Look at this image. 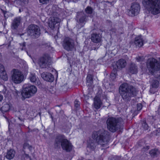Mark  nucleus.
I'll return each mask as SVG.
<instances>
[{
	"instance_id": "473e14b6",
	"label": "nucleus",
	"mask_w": 160,
	"mask_h": 160,
	"mask_svg": "<svg viewBox=\"0 0 160 160\" xmlns=\"http://www.w3.org/2000/svg\"><path fill=\"white\" fill-rule=\"evenodd\" d=\"M142 108V105L141 103H138L137 104V109L138 110H140Z\"/></svg>"
},
{
	"instance_id": "9b49d317",
	"label": "nucleus",
	"mask_w": 160,
	"mask_h": 160,
	"mask_svg": "<svg viewBox=\"0 0 160 160\" xmlns=\"http://www.w3.org/2000/svg\"><path fill=\"white\" fill-rule=\"evenodd\" d=\"M140 6L138 3L135 2L132 4L128 12L130 16H133L137 15L139 12Z\"/></svg>"
},
{
	"instance_id": "f3484780",
	"label": "nucleus",
	"mask_w": 160,
	"mask_h": 160,
	"mask_svg": "<svg viewBox=\"0 0 160 160\" xmlns=\"http://www.w3.org/2000/svg\"><path fill=\"white\" fill-rule=\"evenodd\" d=\"M101 36L100 34L94 33L92 34L91 39L92 42L98 43L101 42Z\"/></svg>"
},
{
	"instance_id": "f704fd0d",
	"label": "nucleus",
	"mask_w": 160,
	"mask_h": 160,
	"mask_svg": "<svg viewBox=\"0 0 160 160\" xmlns=\"http://www.w3.org/2000/svg\"><path fill=\"white\" fill-rule=\"evenodd\" d=\"M54 8H55V7H53L52 8H49V9L48 10V12L49 13V14L50 15H53L54 14V13L55 12V11H53L52 12H51L50 13L49 12V11H51L52 9L53 10H54Z\"/></svg>"
},
{
	"instance_id": "c9c22d12",
	"label": "nucleus",
	"mask_w": 160,
	"mask_h": 160,
	"mask_svg": "<svg viewBox=\"0 0 160 160\" xmlns=\"http://www.w3.org/2000/svg\"><path fill=\"white\" fill-rule=\"evenodd\" d=\"M5 71L4 68L3 66L0 64V73Z\"/></svg>"
},
{
	"instance_id": "a18cd8bd",
	"label": "nucleus",
	"mask_w": 160,
	"mask_h": 160,
	"mask_svg": "<svg viewBox=\"0 0 160 160\" xmlns=\"http://www.w3.org/2000/svg\"><path fill=\"white\" fill-rule=\"evenodd\" d=\"M152 88H150V92L151 93H154V92H152Z\"/></svg>"
},
{
	"instance_id": "79ce46f5",
	"label": "nucleus",
	"mask_w": 160,
	"mask_h": 160,
	"mask_svg": "<svg viewBox=\"0 0 160 160\" xmlns=\"http://www.w3.org/2000/svg\"><path fill=\"white\" fill-rule=\"evenodd\" d=\"M3 99V96L2 95L0 94V102H1Z\"/></svg>"
},
{
	"instance_id": "603ef678",
	"label": "nucleus",
	"mask_w": 160,
	"mask_h": 160,
	"mask_svg": "<svg viewBox=\"0 0 160 160\" xmlns=\"http://www.w3.org/2000/svg\"><path fill=\"white\" fill-rule=\"evenodd\" d=\"M145 124V125H146V126H148V125H147V124Z\"/></svg>"
},
{
	"instance_id": "bb28decb",
	"label": "nucleus",
	"mask_w": 160,
	"mask_h": 160,
	"mask_svg": "<svg viewBox=\"0 0 160 160\" xmlns=\"http://www.w3.org/2000/svg\"><path fill=\"white\" fill-rule=\"evenodd\" d=\"M10 106L8 104H4L1 108V111L3 113L7 112L10 109Z\"/></svg>"
},
{
	"instance_id": "f03ea898",
	"label": "nucleus",
	"mask_w": 160,
	"mask_h": 160,
	"mask_svg": "<svg viewBox=\"0 0 160 160\" xmlns=\"http://www.w3.org/2000/svg\"><path fill=\"white\" fill-rule=\"evenodd\" d=\"M119 91L122 98L125 100H129L131 97L135 96L137 93L135 87L126 83L121 85Z\"/></svg>"
},
{
	"instance_id": "ddd939ff",
	"label": "nucleus",
	"mask_w": 160,
	"mask_h": 160,
	"mask_svg": "<svg viewBox=\"0 0 160 160\" xmlns=\"http://www.w3.org/2000/svg\"><path fill=\"white\" fill-rule=\"evenodd\" d=\"M63 46L64 49L67 50L71 51L74 47L73 41L69 38H66L64 40Z\"/></svg>"
},
{
	"instance_id": "cd10ccee",
	"label": "nucleus",
	"mask_w": 160,
	"mask_h": 160,
	"mask_svg": "<svg viewBox=\"0 0 160 160\" xmlns=\"http://www.w3.org/2000/svg\"><path fill=\"white\" fill-rule=\"evenodd\" d=\"M151 85L153 88H157L159 85V82L156 80H151L150 81Z\"/></svg>"
},
{
	"instance_id": "2f4dec72",
	"label": "nucleus",
	"mask_w": 160,
	"mask_h": 160,
	"mask_svg": "<svg viewBox=\"0 0 160 160\" xmlns=\"http://www.w3.org/2000/svg\"><path fill=\"white\" fill-rule=\"evenodd\" d=\"M20 48L22 50H25L26 48V43L24 42L22 43H20Z\"/></svg>"
},
{
	"instance_id": "72a5a7b5",
	"label": "nucleus",
	"mask_w": 160,
	"mask_h": 160,
	"mask_svg": "<svg viewBox=\"0 0 160 160\" xmlns=\"http://www.w3.org/2000/svg\"><path fill=\"white\" fill-rule=\"evenodd\" d=\"M143 57H140L139 56L138 57L136 58V59L138 62H140L143 61L144 59Z\"/></svg>"
},
{
	"instance_id": "49530a36",
	"label": "nucleus",
	"mask_w": 160,
	"mask_h": 160,
	"mask_svg": "<svg viewBox=\"0 0 160 160\" xmlns=\"http://www.w3.org/2000/svg\"><path fill=\"white\" fill-rule=\"evenodd\" d=\"M54 70L55 71V72H56V73L55 74H56V76L57 77L58 76V73L57 72H56V70Z\"/></svg>"
},
{
	"instance_id": "864d4df0",
	"label": "nucleus",
	"mask_w": 160,
	"mask_h": 160,
	"mask_svg": "<svg viewBox=\"0 0 160 160\" xmlns=\"http://www.w3.org/2000/svg\"><path fill=\"white\" fill-rule=\"evenodd\" d=\"M27 155V156L28 157V155Z\"/></svg>"
},
{
	"instance_id": "7ed1b4c3",
	"label": "nucleus",
	"mask_w": 160,
	"mask_h": 160,
	"mask_svg": "<svg viewBox=\"0 0 160 160\" xmlns=\"http://www.w3.org/2000/svg\"><path fill=\"white\" fill-rule=\"evenodd\" d=\"M142 3L151 14L156 15L160 13V0H143Z\"/></svg>"
},
{
	"instance_id": "7c9ffc66",
	"label": "nucleus",
	"mask_w": 160,
	"mask_h": 160,
	"mask_svg": "<svg viewBox=\"0 0 160 160\" xmlns=\"http://www.w3.org/2000/svg\"><path fill=\"white\" fill-rule=\"evenodd\" d=\"M117 75V70L116 69H113L112 72L111 73L110 76L112 79L114 80L115 78Z\"/></svg>"
},
{
	"instance_id": "20e7f679",
	"label": "nucleus",
	"mask_w": 160,
	"mask_h": 160,
	"mask_svg": "<svg viewBox=\"0 0 160 160\" xmlns=\"http://www.w3.org/2000/svg\"><path fill=\"white\" fill-rule=\"evenodd\" d=\"M123 123L122 119L120 118L110 117L107 120V128L111 132H115Z\"/></svg>"
},
{
	"instance_id": "dca6fc26",
	"label": "nucleus",
	"mask_w": 160,
	"mask_h": 160,
	"mask_svg": "<svg viewBox=\"0 0 160 160\" xmlns=\"http://www.w3.org/2000/svg\"><path fill=\"white\" fill-rule=\"evenodd\" d=\"M41 75L42 78L46 81L52 82L54 80L53 76L51 73L43 72L41 74Z\"/></svg>"
},
{
	"instance_id": "4be33fe9",
	"label": "nucleus",
	"mask_w": 160,
	"mask_h": 160,
	"mask_svg": "<svg viewBox=\"0 0 160 160\" xmlns=\"http://www.w3.org/2000/svg\"><path fill=\"white\" fill-rule=\"evenodd\" d=\"M94 105L95 108L98 109L100 108L102 104L100 99L98 97H96L94 99Z\"/></svg>"
},
{
	"instance_id": "6e6552de",
	"label": "nucleus",
	"mask_w": 160,
	"mask_h": 160,
	"mask_svg": "<svg viewBox=\"0 0 160 160\" xmlns=\"http://www.w3.org/2000/svg\"><path fill=\"white\" fill-rule=\"evenodd\" d=\"M32 60L35 64H38L42 68H46L49 64V58L45 55L38 59H33Z\"/></svg>"
},
{
	"instance_id": "5fc2aeb1",
	"label": "nucleus",
	"mask_w": 160,
	"mask_h": 160,
	"mask_svg": "<svg viewBox=\"0 0 160 160\" xmlns=\"http://www.w3.org/2000/svg\"><path fill=\"white\" fill-rule=\"evenodd\" d=\"M63 128L65 129V128L63 127Z\"/></svg>"
},
{
	"instance_id": "37998d69",
	"label": "nucleus",
	"mask_w": 160,
	"mask_h": 160,
	"mask_svg": "<svg viewBox=\"0 0 160 160\" xmlns=\"http://www.w3.org/2000/svg\"><path fill=\"white\" fill-rule=\"evenodd\" d=\"M157 131L158 133H160V128L158 129L157 130Z\"/></svg>"
},
{
	"instance_id": "39448f33",
	"label": "nucleus",
	"mask_w": 160,
	"mask_h": 160,
	"mask_svg": "<svg viewBox=\"0 0 160 160\" xmlns=\"http://www.w3.org/2000/svg\"><path fill=\"white\" fill-rule=\"evenodd\" d=\"M54 146L57 148H59L61 146L62 149L67 152H70L72 149L71 144L62 135L57 137L55 140Z\"/></svg>"
},
{
	"instance_id": "f257e3e1",
	"label": "nucleus",
	"mask_w": 160,
	"mask_h": 160,
	"mask_svg": "<svg viewBox=\"0 0 160 160\" xmlns=\"http://www.w3.org/2000/svg\"><path fill=\"white\" fill-rule=\"evenodd\" d=\"M92 138L96 140L97 144L102 148H108V144L110 140L108 132L103 129L93 131L92 133Z\"/></svg>"
},
{
	"instance_id": "a878e982",
	"label": "nucleus",
	"mask_w": 160,
	"mask_h": 160,
	"mask_svg": "<svg viewBox=\"0 0 160 160\" xmlns=\"http://www.w3.org/2000/svg\"><path fill=\"white\" fill-rule=\"evenodd\" d=\"M93 77L92 75L88 74L87 77V82L88 86H91L93 83Z\"/></svg>"
},
{
	"instance_id": "8fccbe9b",
	"label": "nucleus",
	"mask_w": 160,
	"mask_h": 160,
	"mask_svg": "<svg viewBox=\"0 0 160 160\" xmlns=\"http://www.w3.org/2000/svg\"><path fill=\"white\" fill-rule=\"evenodd\" d=\"M18 119L21 121H22V120H21V119L19 118H18Z\"/></svg>"
},
{
	"instance_id": "6ab92c4d",
	"label": "nucleus",
	"mask_w": 160,
	"mask_h": 160,
	"mask_svg": "<svg viewBox=\"0 0 160 160\" xmlns=\"http://www.w3.org/2000/svg\"><path fill=\"white\" fill-rule=\"evenodd\" d=\"M96 143L92 140H89L87 142V148L91 151L94 150L96 147Z\"/></svg>"
},
{
	"instance_id": "a211bd4d",
	"label": "nucleus",
	"mask_w": 160,
	"mask_h": 160,
	"mask_svg": "<svg viewBox=\"0 0 160 160\" xmlns=\"http://www.w3.org/2000/svg\"><path fill=\"white\" fill-rule=\"evenodd\" d=\"M126 65V62L124 59H121L119 60L116 63V65L118 69H122L124 68Z\"/></svg>"
},
{
	"instance_id": "4c0bfd02",
	"label": "nucleus",
	"mask_w": 160,
	"mask_h": 160,
	"mask_svg": "<svg viewBox=\"0 0 160 160\" xmlns=\"http://www.w3.org/2000/svg\"><path fill=\"white\" fill-rule=\"evenodd\" d=\"M40 2L42 4H47L49 0H39Z\"/></svg>"
},
{
	"instance_id": "4468645a",
	"label": "nucleus",
	"mask_w": 160,
	"mask_h": 160,
	"mask_svg": "<svg viewBox=\"0 0 160 160\" xmlns=\"http://www.w3.org/2000/svg\"><path fill=\"white\" fill-rule=\"evenodd\" d=\"M60 22L61 19L60 18L56 17H52L49 20L48 25L50 28L53 29L56 25V26H58Z\"/></svg>"
},
{
	"instance_id": "c756f323",
	"label": "nucleus",
	"mask_w": 160,
	"mask_h": 160,
	"mask_svg": "<svg viewBox=\"0 0 160 160\" xmlns=\"http://www.w3.org/2000/svg\"><path fill=\"white\" fill-rule=\"evenodd\" d=\"M86 13L88 14H91L93 11V9L90 7L88 6L85 9Z\"/></svg>"
},
{
	"instance_id": "0eeeda50",
	"label": "nucleus",
	"mask_w": 160,
	"mask_h": 160,
	"mask_svg": "<svg viewBox=\"0 0 160 160\" xmlns=\"http://www.w3.org/2000/svg\"><path fill=\"white\" fill-rule=\"evenodd\" d=\"M37 91V88L35 86L27 84L24 85L21 93L22 100L29 98L33 96Z\"/></svg>"
},
{
	"instance_id": "2eb2a0df",
	"label": "nucleus",
	"mask_w": 160,
	"mask_h": 160,
	"mask_svg": "<svg viewBox=\"0 0 160 160\" xmlns=\"http://www.w3.org/2000/svg\"><path fill=\"white\" fill-rule=\"evenodd\" d=\"M28 79L31 82L34 83L36 85H39L41 84L38 78L35 73L30 72L29 75Z\"/></svg>"
},
{
	"instance_id": "9d476101",
	"label": "nucleus",
	"mask_w": 160,
	"mask_h": 160,
	"mask_svg": "<svg viewBox=\"0 0 160 160\" xmlns=\"http://www.w3.org/2000/svg\"><path fill=\"white\" fill-rule=\"evenodd\" d=\"M28 34L33 38H37L40 35V29L36 25H31L28 27Z\"/></svg>"
},
{
	"instance_id": "e433bc0d",
	"label": "nucleus",
	"mask_w": 160,
	"mask_h": 160,
	"mask_svg": "<svg viewBox=\"0 0 160 160\" xmlns=\"http://www.w3.org/2000/svg\"><path fill=\"white\" fill-rule=\"evenodd\" d=\"M74 106L75 107L78 108L79 106V103L78 101L76 100L74 102Z\"/></svg>"
},
{
	"instance_id": "393cba45",
	"label": "nucleus",
	"mask_w": 160,
	"mask_h": 160,
	"mask_svg": "<svg viewBox=\"0 0 160 160\" xmlns=\"http://www.w3.org/2000/svg\"><path fill=\"white\" fill-rule=\"evenodd\" d=\"M150 156L152 158L156 157L159 154V151L157 149H152L149 151Z\"/></svg>"
},
{
	"instance_id": "58836bf2",
	"label": "nucleus",
	"mask_w": 160,
	"mask_h": 160,
	"mask_svg": "<svg viewBox=\"0 0 160 160\" xmlns=\"http://www.w3.org/2000/svg\"><path fill=\"white\" fill-rule=\"evenodd\" d=\"M2 12L3 13V14L4 15V17L5 18H6V17H7V15H6L7 14V12L5 10H2V9H1Z\"/></svg>"
},
{
	"instance_id": "412c9836",
	"label": "nucleus",
	"mask_w": 160,
	"mask_h": 160,
	"mask_svg": "<svg viewBox=\"0 0 160 160\" xmlns=\"http://www.w3.org/2000/svg\"><path fill=\"white\" fill-rule=\"evenodd\" d=\"M143 41L141 36L136 37L135 39L134 44L137 46L140 47L143 45Z\"/></svg>"
},
{
	"instance_id": "5701e85b",
	"label": "nucleus",
	"mask_w": 160,
	"mask_h": 160,
	"mask_svg": "<svg viewBox=\"0 0 160 160\" xmlns=\"http://www.w3.org/2000/svg\"><path fill=\"white\" fill-rule=\"evenodd\" d=\"M15 151L12 149H10L8 150L6 155V158L9 160L13 158L15 154Z\"/></svg>"
},
{
	"instance_id": "ea45409f",
	"label": "nucleus",
	"mask_w": 160,
	"mask_h": 160,
	"mask_svg": "<svg viewBox=\"0 0 160 160\" xmlns=\"http://www.w3.org/2000/svg\"><path fill=\"white\" fill-rule=\"evenodd\" d=\"M21 2L23 3L24 4H27L29 2V0H20Z\"/></svg>"
},
{
	"instance_id": "1a4fd4ad",
	"label": "nucleus",
	"mask_w": 160,
	"mask_h": 160,
	"mask_svg": "<svg viewBox=\"0 0 160 160\" xmlns=\"http://www.w3.org/2000/svg\"><path fill=\"white\" fill-rule=\"evenodd\" d=\"M12 71V78L13 82L15 83H19L22 81L24 79V76L21 72L17 69H14Z\"/></svg>"
},
{
	"instance_id": "b1692460",
	"label": "nucleus",
	"mask_w": 160,
	"mask_h": 160,
	"mask_svg": "<svg viewBox=\"0 0 160 160\" xmlns=\"http://www.w3.org/2000/svg\"><path fill=\"white\" fill-rule=\"evenodd\" d=\"M129 72L132 74H135L138 72V68L134 63H132L129 68Z\"/></svg>"
},
{
	"instance_id": "f8f14e48",
	"label": "nucleus",
	"mask_w": 160,
	"mask_h": 160,
	"mask_svg": "<svg viewBox=\"0 0 160 160\" xmlns=\"http://www.w3.org/2000/svg\"><path fill=\"white\" fill-rule=\"evenodd\" d=\"M76 17L77 22L80 27H83L88 21V16L83 12H80L77 13Z\"/></svg>"
},
{
	"instance_id": "aec40b11",
	"label": "nucleus",
	"mask_w": 160,
	"mask_h": 160,
	"mask_svg": "<svg viewBox=\"0 0 160 160\" xmlns=\"http://www.w3.org/2000/svg\"><path fill=\"white\" fill-rule=\"evenodd\" d=\"M21 19L20 17L14 18L12 23V28L13 29H17L19 25Z\"/></svg>"
},
{
	"instance_id": "09e8293b",
	"label": "nucleus",
	"mask_w": 160,
	"mask_h": 160,
	"mask_svg": "<svg viewBox=\"0 0 160 160\" xmlns=\"http://www.w3.org/2000/svg\"><path fill=\"white\" fill-rule=\"evenodd\" d=\"M19 11L20 12H21V9H19Z\"/></svg>"
},
{
	"instance_id": "c85d7f7f",
	"label": "nucleus",
	"mask_w": 160,
	"mask_h": 160,
	"mask_svg": "<svg viewBox=\"0 0 160 160\" xmlns=\"http://www.w3.org/2000/svg\"><path fill=\"white\" fill-rule=\"evenodd\" d=\"M0 77L4 81H7L8 79V76L5 71L0 73Z\"/></svg>"
},
{
	"instance_id": "423d86ee",
	"label": "nucleus",
	"mask_w": 160,
	"mask_h": 160,
	"mask_svg": "<svg viewBox=\"0 0 160 160\" xmlns=\"http://www.w3.org/2000/svg\"><path fill=\"white\" fill-rule=\"evenodd\" d=\"M146 65L148 69L152 75L160 72V63L153 58H149L146 61Z\"/></svg>"
},
{
	"instance_id": "c03bdc74",
	"label": "nucleus",
	"mask_w": 160,
	"mask_h": 160,
	"mask_svg": "<svg viewBox=\"0 0 160 160\" xmlns=\"http://www.w3.org/2000/svg\"><path fill=\"white\" fill-rule=\"evenodd\" d=\"M27 145V144H24L23 145V148H25L26 146Z\"/></svg>"
},
{
	"instance_id": "de8ad7c7",
	"label": "nucleus",
	"mask_w": 160,
	"mask_h": 160,
	"mask_svg": "<svg viewBox=\"0 0 160 160\" xmlns=\"http://www.w3.org/2000/svg\"><path fill=\"white\" fill-rule=\"evenodd\" d=\"M149 146H147V147L148 148L147 149H148L149 148Z\"/></svg>"
},
{
	"instance_id": "a19ab883",
	"label": "nucleus",
	"mask_w": 160,
	"mask_h": 160,
	"mask_svg": "<svg viewBox=\"0 0 160 160\" xmlns=\"http://www.w3.org/2000/svg\"><path fill=\"white\" fill-rule=\"evenodd\" d=\"M110 31L111 32L110 33L112 34H113L114 33H115L116 32V29L114 28H112V29L110 30Z\"/></svg>"
},
{
	"instance_id": "3c124183",
	"label": "nucleus",
	"mask_w": 160,
	"mask_h": 160,
	"mask_svg": "<svg viewBox=\"0 0 160 160\" xmlns=\"http://www.w3.org/2000/svg\"><path fill=\"white\" fill-rule=\"evenodd\" d=\"M158 59H159V61H160V58H158Z\"/></svg>"
}]
</instances>
